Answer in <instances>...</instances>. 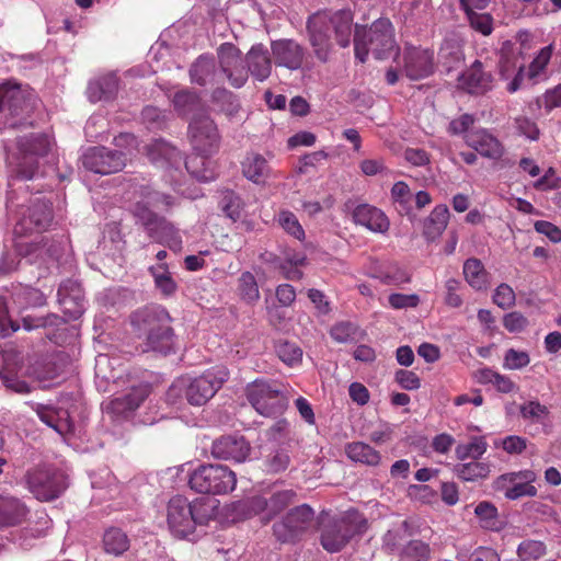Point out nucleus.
Instances as JSON below:
<instances>
[{"instance_id": "f8f14e48", "label": "nucleus", "mask_w": 561, "mask_h": 561, "mask_svg": "<svg viewBox=\"0 0 561 561\" xmlns=\"http://www.w3.org/2000/svg\"><path fill=\"white\" fill-rule=\"evenodd\" d=\"M250 404L263 416H277L287 408V399L277 381L256 379L245 388Z\"/></svg>"}, {"instance_id": "de8ad7c7", "label": "nucleus", "mask_w": 561, "mask_h": 561, "mask_svg": "<svg viewBox=\"0 0 561 561\" xmlns=\"http://www.w3.org/2000/svg\"><path fill=\"white\" fill-rule=\"evenodd\" d=\"M58 297L62 305L70 301L76 302L77 309L73 312L75 317L82 313V306L79 304L82 299V290L79 283L72 279L65 280L58 288Z\"/></svg>"}, {"instance_id": "bf43d9fd", "label": "nucleus", "mask_w": 561, "mask_h": 561, "mask_svg": "<svg viewBox=\"0 0 561 561\" xmlns=\"http://www.w3.org/2000/svg\"><path fill=\"white\" fill-rule=\"evenodd\" d=\"M530 362L529 355L525 351H516L510 348L506 351L504 356V367L508 369H522L526 367Z\"/></svg>"}, {"instance_id": "473e14b6", "label": "nucleus", "mask_w": 561, "mask_h": 561, "mask_svg": "<svg viewBox=\"0 0 561 561\" xmlns=\"http://www.w3.org/2000/svg\"><path fill=\"white\" fill-rule=\"evenodd\" d=\"M191 82L201 87L216 82L217 69L213 56L201 55L190 67Z\"/></svg>"}, {"instance_id": "69168bd1", "label": "nucleus", "mask_w": 561, "mask_h": 561, "mask_svg": "<svg viewBox=\"0 0 561 561\" xmlns=\"http://www.w3.org/2000/svg\"><path fill=\"white\" fill-rule=\"evenodd\" d=\"M504 328L512 333L522 332L528 325V320L520 312L513 311L504 316Z\"/></svg>"}, {"instance_id": "4468645a", "label": "nucleus", "mask_w": 561, "mask_h": 561, "mask_svg": "<svg viewBox=\"0 0 561 561\" xmlns=\"http://www.w3.org/2000/svg\"><path fill=\"white\" fill-rule=\"evenodd\" d=\"M313 518L314 511L308 504L298 505L273 525V534L283 543L295 542L307 533Z\"/></svg>"}, {"instance_id": "1a4fd4ad", "label": "nucleus", "mask_w": 561, "mask_h": 561, "mask_svg": "<svg viewBox=\"0 0 561 561\" xmlns=\"http://www.w3.org/2000/svg\"><path fill=\"white\" fill-rule=\"evenodd\" d=\"M24 481L27 490L42 502H51L69 488V474L62 468L42 465L28 469Z\"/></svg>"}, {"instance_id": "0e129e2a", "label": "nucleus", "mask_w": 561, "mask_h": 561, "mask_svg": "<svg viewBox=\"0 0 561 561\" xmlns=\"http://www.w3.org/2000/svg\"><path fill=\"white\" fill-rule=\"evenodd\" d=\"M488 444L483 437H474L470 443L458 446L457 456H482L486 451Z\"/></svg>"}, {"instance_id": "cd10ccee", "label": "nucleus", "mask_w": 561, "mask_h": 561, "mask_svg": "<svg viewBox=\"0 0 561 561\" xmlns=\"http://www.w3.org/2000/svg\"><path fill=\"white\" fill-rule=\"evenodd\" d=\"M353 220L355 224L364 226L373 232L385 233L389 229V219L379 208L362 204L353 210Z\"/></svg>"}, {"instance_id": "c9c22d12", "label": "nucleus", "mask_w": 561, "mask_h": 561, "mask_svg": "<svg viewBox=\"0 0 561 561\" xmlns=\"http://www.w3.org/2000/svg\"><path fill=\"white\" fill-rule=\"evenodd\" d=\"M474 0H459L460 8L465 11L469 25L476 32L483 36H489L493 32L494 19L490 13H479L472 9Z\"/></svg>"}, {"instance_id": "a878e982", "label": "nucleus", "mask_w": 561, "mask_h": 561, "mask_svg": "<svg viewBox=\"0 0 561 561\" xmlns=\"http://www.w3.org/2000/svg\"><path fill=\"white\" fill-rule=\"evenodd\" d=\"M536 479L537 474L531 470L502 476L501 480L503 482L506 480L511 482V485L505 488V497L510 500H517L522 496H536L537 488L533 485Z\"/></svg>"}, {"instance_id": "9d476101", "label": "nucleus", "mask_w": 561, "mask_h": 561, "mask_svg": "<svg viewBox=\"0 0 561 561\" xmlns=\"http://www.w3.org/2000/svg\"><path fill=\"white\" fill-rule=\"evenodd\" d=\"M295 497L296 493L293 490L268 489L239 501L236 511L245 518L262 515V519L268 523L291 504Z\"/></svg>"}, {"instance_id": "680f3d73", "label": "nucleus", "mask_w": 561, "mask_h": 561, "mask_svg": "<svg viewBox=\"0 0 561 561\" xmlns=\"http://www.w3.org/2000/svg\"><path fill=\"white\" fill-rule=\"evenodd\" d=\"M493 301L500 308L507 309L515 302V293L507 284H501L495 289Z\"/></svg>"}, {"instance_id": "4c0bfd02", "label": "nucleus", "mask_w": 561, "mask_h": 561, "mask_svg": "<svg viewBox=\"0 0 561 561\" xmlns=\"http://www.w3.org/2000/svg\"><path fill=\"white\" fill-rule=\"evenodd\" d=\"M153 278L154 287L161 296L168 298L173 296L178 290V284L172 277L167 263H159L148 268Z\"/></svg>"}, {"instance_id": "c85d7f7f", "label": "nucleus", "mask_w": 561, "mask_h": 561, "mask_svg": "<svg viewBox=\"0 0 561 561\" xmlns=\"http://www.w3.org/2000/svg\"><path fill=\"white\" fill-rule=\"evenodd\" d=\"M148 156L153 163L174 169H179L182 163L185 164L186 160L178 148L162 139L154 140L148 147Z\"/></svg>"}, {"instance_id": "338daca9", "label": "nucleus", "mask_w": 561, "mask_h": 561, "mask_svg": "<svg viewBox=\"0 0 561 561\" xmlns=\"http://www.w3.org/2000/svg\"><path fill=\"white\" fill-rule=\"evenodd\" d=\"M394 379L405 390H416L421 387V379L412 370L399 369Z\"/></svg>"}, {"instance_id": "6e6552de", "label": "nucleus", "mask_w": 561, "mask_h": 561, "mask_svg": "<svg viewBox=\"0 0 561 561\" xmlns=\"http://www.w3.org/2000/svg\"><path fill=\"white\" fill-rule=\"evenodd\" d=\"M35 96L20 84H0V113L10 128L32 126L30 121L35 107Z\"/></svg>"}, {"instance_id": "6e6d98bb", "label": "nucleus", "mask_w": 561, "mask_h": 561, "mask_svg": "<svg viewBox=\"0 0 561 561\" xmlns=\"http://www.w3.org/2000/svg\"><path fill=\"white\" fill-rule=\"evenodd\" d=\"M221 209L228 218L237 221L241 218L243 203L241 198L232 192H228L221 199Z\"/></svg>"}, {"instance_id": "4d7b16f0", "label": "nucleus", "mask_w": 561, "mask_h": 561, "mask_svg": "<svg viewBox=\"0 0 561 561\" xmlns=\"http://www.w3.org/2000/svg\"><path fill=\"white\" fill-rule=\"evenodd\" d=\"M402 557L407 561H425L430 557V547L420 540H411L403 549Z\"/></svg>"}, {"instance_id": "37998d69", "label": "nucleus", "mask_w": 561, "mask_h": 561, "mask_svg": "<svg viewBox=\"0 0 561 561\" xmlns=\"http://www.w3.org/2000/svg\"><path fill=\"white\" fill-rule=\"evenodd\" d=\"M211 102L228 117H233L240 110L238 96L225 88H216L211 93Z\"/></svg>"}, {"instance_id": "f257e3e1", "label": "nucleus", "mask_w": 561, "mask_h": 561, "mask_svg": "<svg viewBox=\"0 0 561 561\" xmlns=\"http://www.w3.org/2000/svg\"><path fill=\"white\" fill-rule=\"evenodd\" d=\"M139 194L141 199L136 202L131 208L136 224L140 225L153 241L173 251L181 250L182 237L179 229L165 217L159 216L151 209L154 207L168 210L174 206V198L149 186H141Z\"/></svg>"}, {"instance_id": "423d86ee", "label": "nucleus", "mask_w": 561, "mask_h": 561, "mask_svg": "<svg viewBox=\"0 0 561 561\" xmlns=\"http://www.w3.org/2000/svg\"><path fill=\"white\" fill-rule=\"evenodd\" d=\"M319 530L322 548L335 553L344 549L355 536L366 530V519L356 511H347L335 516L322 514Z\"/></svg>"}, {"instance_id": "5fc2aeb1", "label": "nucleus", "mask_w": 561, "mask_h": 561, "mask_svg": "<svg viewBox=\"0 0 561 561\" xmlns=\"http://www.w3.org/2000/svg\"><path fill=\"white\" fill-rule=\"evenodd\" d=\"M546 553V546L538 540H524L517 548L518 557L524 560H537Z\"/></svg>"}, {"instance_id": "3c124183", "label": "nucleus", "mask_w": 561, "mask_h": 561, "mask_svg": "<svg viewBox=\"0 0 561 561\" xmlns=\"http://www.w3.org/2000/svg\"><path fill=\"white\" fill-rule=\"evenodd\" d=\"M276 354L288 366L300 363L302 358L301 348L296 343L288 341H279L276 344Z\"/></svg>"}, {"instance_id": "20e7f679", "label": "nucleus", "mask_w": 561, "mask_h": 561, "mask_svg": "<svg viewBox=\"0 0 561 561\" xmlns=\"http://www.w3.org/2000/svg\"><path fill=\"white\" fill-rule=\"evenodd\" d=\"M191 145L195 156L185 160V169L201 182H209L215 179V172L209 168L207 157L218 151L220 136L217 125L209 116L194 118L188 125Z\"/></svg>"}, {"instance_id": "f3484780", "label": "nucleus", "mask_w": 561, "mask_h": 561, "mask_svg": "<svg viewBox=\"0 0 561 561\" xmlns=\"http://www.w3.org/2000/svg\"><path fill=\"white\" fill-rule=\"evenodd\" d=\"M217 57L229 84L236 89L242 88L248 81L249 72L241 50L232 43H224L217 48Z\"/></svg>"}, {"instance_id": "f704fd0d", "label": "nucleus", "mask_w": 561, "mask_h": 561, "mask_svg": "<svg viewBox=\"0 0 561 561\" xmlns=\"http://www.w3.org/2000/svg\"><path fill=\"white\" fill-rule=\"evenodd\" d=\"M243 175L250 181L260 184L264 183L270 174V167L266 159L260 153H248L242 161Z\"/></svg>"}, {"instance_id": "ea45409f", "label": "nucleus", "mask_w": 561, "mask_h": 561, "mask_svg": "<svg viewBox=\"0 0 561 561\" xmlns=\"http://www.w3.org/2000/svg\"><path fill=\"white\" fill-rule=\"evenodd\" d=\"M463 276L467 283L476 290L488 288V272L479 259L470 257L463 263Z\"/></svg>"}, {"instance_id": "c03bdc74", "label": "nucleus", "mask_w": 561, "mask_h": 561, "mask_svg": "<svg viewBox=\"0 0 561 561\" xmlns=\"http://www.w3.org/2000/svg\"><path fill=\"white\" fill-rule=\"evenodd\" d=\"M238 295L242 301L253 305L260 299L259 285L251 272H243L238 278Z\"/></svg>"}, {"instance_id": "0eeeda50", "label": "nucleus", "mask_w": 561, "mask_h": 561, "mask_svg": "<svg viewBox=\"0 0 561 561\" xmlns=\"http://www.w3.org/2000/svg\"><path fill=\"white\" fill-rule=\"evenodd\" d=\"M229 371L224 366H216L205 370L201 376H183L176 379L169 389L170 396L184 393L192 405H203L228 380Z\"/></svg>"}, {"instance_id": "c756f323", "label": "nucleus", "mask_w": 561, "mask_h": 561, "mask_svg": "<svg viewBox=\"0 0 561 561\" xmlns=\"http://www.w3.org/2000/svg\"><path fill=\"white\" fill-rule=\"evenodd\" d=\"M148 156L153 163L174 169H179L182 163L185 164L186 160L178 148L162 139L154 140L148 147Z\"/></svg>"}, {"instance_id": "a19ab883", "label": "nucleus", "mask_w": 561, "mask_h": 561, "mask_svg": "<svg viewBox=\"0 0 561 561\" xmlns=\"http://www.w3.org/2000/svg\"><path fill=\"white\" fill-rule=\"evenodd\" d=\"M371 277L379 279L385 285L399 286L411 280L410 274L396 263L386 264L374 273Z\"/></svg>"}, {"instance_id": "6ab92c4d", "label": "nucleus", "mask_w": 561, "mask_h": 561, "mask_svg": "<svg viewBox=\"0 0 561 561\" xmlns=\"http://www.w3.org/2000/svg\"><path fill=\"white\" fill-rule=\"evenodd\" d=\"M151 388L148 383L133 386L126 393L112 399L105 407L107 414L116 419L128 417L150 394Z\"/></svg>"}, {"instance_id": "13d9d810", "label": "nucleus", "mask_w": 561, "mask_h": 561, "mask_svg": "<svg viewBox=\"0 0 561 561\" xmlns=\"http://www.w3.org/2000/svg\"><path fill=\"white\" fill-rule=\"evenodd\" d=\"M552 56V47L546 46L540 49L538 55L534 58L528 67V76L529 78H536L539 76L548 66Z\"/></svg>"}, {"instance_id": "393cba45", "label": "nucleus", "mask_w": 561, "mask_h": 561, "mask_svg": "<svg viewBox=\"0 0 561 561\" xmlns=\"http://www.w3.org/2000/svg\"><path fill=\"white\" fill-rule=\"evenodd\" d=\"M28 515L30 508L21 499L0 493V528L19 526Z\"/></svg>"}, {"instance_id": "72a5a7b5", "label": "nucleus", "mask_w": 561, "mask_h": 561, "mask_svg": "<svg viewBox=\"0 0 561 561\" xmlns=\"http://www.w3.org/2000/svg\"><path fill=\"white\" fill-rule=\"evenodd\" d=\"M449 220L446 205H437L425 219L423 234L428 241H434L445 231Z\"/></svg>"}, {"instance_id": "a18cd8bd", "label": "nucleus", "mask_w": 561, "mask_h": 561, "mask_svg": "<svg viewBox=\"0 0 561 561\" xmlns=\"http://www.w3.org/2000/svg\"><path fill=\"white\" fill-rule=\"evenodd\" d=\"M480 458H470V461L456 466L457 476L465 481L482 479L490 473V466L486 462L479 461Z\"/></svg>"}, {"instance_id": "774afa93", "label": "nucleus", "mask_w": 561, "mask_h": 561, "mask_svg": "<svg viewBox=\"0 0 561 561\" xmlns=\"http://www.w3.org/2000/svg\"><path fill=\"white\" fill-rule=\"evenodd\" d=\"M534 228L538 233L546 236L551 242H561V229L554 224L547 220H537Z\"/></svg>"}, {"instance_id": "7ed1b4c3", "label": "nucleus", "mask_w": 561, "mask_h": 561, "mask_svg": "<svg viewBox=\"0 0 561 561\" xmlns=\"http://www.w3.org/2000/svg\"><path fill=\"white\" fill-rule=\"evenodd\" d=\"M352 24L353 15L346 10L332 14L317 12L309 16L306 28L314 57L323 64L329 61L333 50L332 33L341 47H347L351 43Z\"/></svg>"}, {"instance_id": "f03ea898", "label": "nucleus", "mask_w": 561, "mask_h": 561, "mask_svg": "<svg viewBox=\"0 0 561 561\" xmlns=\"http://www.w3.org/2000/svg\"><path fill=\"white\" fill-rule=\"evenodd\" d=\"M130 325L142 353L168 355L174 352L172 318L161 305H148L130 314Z\"/></svg>"}, {"instance_id": "412c9836", "label": "nucleus", "mask_w": 561, "mask_h": 561, "mask_svg": "<svg viewBox=\"0 0 561 561\" xmlns=\"http://www.w3.org/2000/svg\"><path fill=\"white\" fill-rule=\"evenodd\" d=\"M203 449L210 447L211 456H249L251 446L249 440L238 433L225 434L215 439L203 437Z\"/></svg>"}, {"instance_id": "2eb2a0df", "label": "nucleus", "mask_w": 561, "mask_h": 561, "mask_svg": "<svg viewBox=\"0 0 561 561\" xmlns=\"http://www.w3.org/2000/svg\"><path fill=\"white\" fill-rule=\"evenodd\" d=\"M20 161L16 165V173L24 180L32 179L38 168L37 158L46 156L51 147L50 139L44 134H31L21 137L18 142Z\"/></svg>"}, {"instance_id": "39448f33", "label": "nucleus", "mask_w": 561, "mask_h": 561, "mask_svg": "<svg viewBox=\"0 0 561 561\" xmlns=\"http://www.w3.org/2000/svg\"><path fill=\"white\" fill-rule=\"evenodd\" d=\"M217 500L201 497L190 502L182 495L170 499L167 506V523L171 533L179 538L192 535L197 525H206L215 517Z\"/></svg>"}, {"instance_id": "09e8293b", "label": "nucleus", "mask_w": 561, "mask_h": 561, "mask_svg": "<svg viewBox=\"0 0 561 561\" xmlns=\"http://www.w3.org/2000/svg\"><path fill=\"white\" fill-rule=\"evenodd\" d=\"M391 201L401 215H407L411 209L412 192L403 181H398L391 188Z\"/></svg>"}, {"instance_id": "4be33fe9", "label": "nucleus", "mask_w": 561, "mask_h": 561, "mask_svg": "<svg viewBox=\"0 0 561 561\" xmlns=\"http://www.w3.org/2000/svg\"><path fill=\"white\" fill-rule=\"evenodd\" d=\"M480 60H474L458 78L461 89L471 94H484L493 87V75Z\"/></svg>"}, {"instance_id": "58836bf2", "label": "nucleus", "mask_w": 561, "mask_h": 561, "mask_svg": "<svg viewBox=\"0 0 561 561\" xmlns=\"http://www.w3.org/2000/svg\"><path fill=\"white\" fill-rule=\"evenodd\" d=\"M102 545L107 554L119 557L129 549L130 540L121 528L110 527L104 531Z\"/></svg>"}, {"instance_id": "49530a36", "label": "nucleus", "mask_w": 561, "mask_h": 561, "mask_svg": "<svg viewBox=\"0 0 561 561\" xmlns=\"http://www.w3.org/2000/svg\"><path fill=\"white\" fill-rule=\"evenodd\" d=\"M438 57L443 65L450 70L462 61V47L456 39H445L439 48Z\"/></svg>"}, {"instance_id": "dca6fc26", "label": "nucleus", "mask_w": 561, "mask_h": 561, "mask_svg": "<svg viewBox=\"0 0 561 561\" xmlns=\"http://www.w3.org/2000/svg\"><path fill=\"white\" fill-rule=\"evenodd\" d=\"M51 221V204L42 198H34L21 213V217L14 226V234L22 237L33 232L45 231Z\"/></svg>"}, {"instance_id": "8fccbe9b", "label": "nucleus", "mask_w": 561, "mask_h": 561, "mask_svg": "<svg viewBox=\"0 0 561 561\" xmlns=\"http://www.w3.org/2000/svg\"><path fill=\"white\" fill-rule=\"evenodd\" d=\"M278 225L290 236L299 241L305 239V230L297 216L289 210H280L277 216Z\"/></svg>"}, {"instance_id": "ddd939ff", "label": "nucleus", "mask_w": 561, "mask_h": 561, "mask_svg": "<svg viewBox=\"0 0 561 561\" xmlns=\"http://www.w3.org/2000/svg\"><path fill=\"white\" fill-rule=\"evenodd\" d=\"M233 471L221 465L201 466L190 477V485L198 493L224 494L236 488Z\"/></svg>"}, {"instance_id": "79ce46f5", "label": "nucleus", "mask_w": 561, "mask_h": 561, "mask_svg": "<svg viewBox=\"0 0 561 561\" xmlns=\"http://www.w3.org/2000/svg\"><path fill=\"white\" fill-rule=\"evenodd\" d=\"M172 103L180 116H188L202 107L201 96L188 89L178 91L173 95Z\"/></svg>"}, {"instance_id": "9b49d317", "label": "nucleus", "mask_w": 561, "mask_h": 561, "mask_svg": "<svg viewBox=\"0 0 561 561\" xmlns=\"http://www.w3.org/2000/svg\"><path fill=\"white\" fill-rule=\"evenodd\" d=\"M394 47L393 28L388 19H378L363 35L356 30L354 36L355 57L365 62L371 53L376 59H385Z\"/></svg>"}, {"instance_id": "b1692460", "label": "nucleus", "mask_w": 561, "mask_h": 561, "mask_svg": "<svg viewBox=\"0 0 561 561\" xmlns=\"http://www.w3.org/2000/svg\"><path fill=\"white\" fill-rule=\"evenodd\" d=\"M404 72L411 80H420L434 72V54L430 49L408 48L404 54Z\"/></svg>"}, {"instance_id": "bb28decb", "label": "nucleus", "mask_w": 561, "mask_h": 561, "mask_svg": "<svg viewBox=\"0 0 561 561\" xmlns=\"http://www.w3.org/2000/svg\"><path fill=\"white\" fill-rule=\"evenodd\" d=\"M248 72L260 81H265L272 73V60L268 49L262 44L253 45L245 55Z\"/></svg>"}, {"instance_id": "e433bc0d", "label": "nucleus", "mask_w": 561, "mask_h": 561, "mask_svg": "<svg viewBox=\"0 0 561 561\" xmlns=\"http://www.w3.org/2000/svg\"><path fill=\"white\" fill-rule=\"evenodd\" d=\"M474 514L479 519L481 528L491 531H501L505 527V522L501 518L494 504L482 501L474 508Z\"/></svg>"}, {"instance_id": "5701e85b", "label": "nucleus", "mask_w": 561, "mask_h": 561, "mask_svg": "<svg viewBox=\"0 0 561 561\" xmlns=\"http://www.w3.org/2000/svg\"><path fill=\"white\" fill-rule=\"evenodd\" d=\"M18 255L25 257L32 264L48 265L53 261H57L59 256V247L48 240L39 242H26L19 240L14 244Z\"/></svg>"}, {"instance_id": "aec40b11", "label": "nucleus", "mask_w": 561, "mask_h": 561, "mask_svg": "<svg viewBox=\"0 0 561 561\" xmlns=\"http://www.w3.org/2000/svg\"><path fill=\"white\" fill-rule=\"evenodd\" d=\"M271 54L276 66L298 70L304 64L306 49L295 39L280 38L272 41Z\"/></svg>"}, {"instance_id": "864d4df0", "label": "nucleus", "mask_w": 561, "mask_h": 561, "mask_svg": "<svg viewBox=\"0 0 561 561\" xmlns=\"http://www.w3.org/2000/svg\"><path fill=\"white\" fill-rule=\"evenodd\" d=\"M0 380L4 385V387L15 393L26 394L31 392V387L24 380H21L16 373L13 370L3 367L0 370Z\"/></svg>"}, {"instance_id": "603ef678", "label": "nucleus", "mask_w": 561, "mask_h": 561, "mask_svg": "<svg viewBox=\"0 0 561 561\" xmlns=\"http://www.w3.org/2000/svg\"><path fill=\"white\" fill-rule=\"evenodd\" d=\"M37 414L41 421L60 434L69 428L68 420H61L60 412L55 408L42 407L37 410Z\"/></svg>"}, {"instance_id": "e2e57ef3", "label": "nucleus", "mask_w": 561, "mask_h": 561, "mask_svg": "<svg viewBox=\"0 0 561 561\" xmlns=\"http://www.w3.org/2000/svg\"><path fill=\"white\" fill-rule=\"evenodd\" d=\"M388 302L393 309L415 308L420 304V297L416 294L394 293L388 297Z\"/></svg>"}, {"instance_id": "a211bd4d", "label": "nucleus", "mask_w": 561, "mask_h": 561, "mask_svg": "<svg viewBox=\"0 0 561 561\" xmlns=\"http://www.w3.org/2000/svg\"><path fill=\"white\" fill-rule=\"evenodd\" d=\"M82 164L91 172L106 175L122 171L126 165V156L104 146L92 147L83 153Z\"/></svg>"}, {"instance_id": "7c9ffc66", "label": "nucleus", "mask_w": 561, "mask_h": 561, "mask_svg": "<svg viewBox=\"0 0 561 561\" xmlns=\"http://www.w3.org/2000/svg\"><path fill=\"white\" fill-rule=\"evenodd\" d=\"M118 91V77L115 73L101 76L88 85L87 93L93 103L113 100Z\"/></svg>"}, {"instance_id": "052dcab7", "label": "nucleus", "mask_w": 561, "mask_h": 561, "mask_svg": "<svg viewBox=\"0 0 561 561\" xmlns=\"http://www.w3.org/2000/svg\"><path fill=\"white\" fill-rule=\"evenodd\" d=\"M355 333L356 327L350 321L339 322L334 324L330 331L331 337L339 343L347 342Z\"/></svg>"}, {"instance_id": "2f4dec72", "label": "nucleus", "mask_w": 561, "mask_h": 561, "mask_svg": "<svg viewBox=\"0 0 561 561\" xmlns=\"http://www.w3.org/2000/svg\"><path fill=\"white\" fill-rule=\"evenodd\" d=\"M469 144L477 152L489 159L497 160L504 153L502 142L485 129L473 133Z\"/></svg>"}]
</instances>
